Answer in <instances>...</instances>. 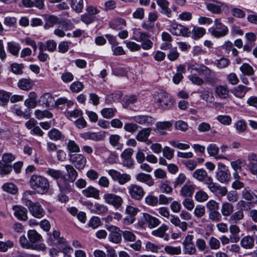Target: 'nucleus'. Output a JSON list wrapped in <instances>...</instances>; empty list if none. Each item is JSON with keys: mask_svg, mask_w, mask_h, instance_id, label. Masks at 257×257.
Segmentation results:
<instances>
[{"mask_svg": "<svg viewBox=\"0 0 257 257\" xmlns=\"http://www.w3.org/2000/svg\"><path fill=\"white\" fill-rule=\"evenodd\" d=\"M67 149L69 152V155H71L72 153H77L80 152V148L79 146L73 140H69L66 144Z\"/></svg>", "mask_w": 257, "mask_h": 257, "instance_id": "09e8293b", "label": "nucleus"}, {"mask_svg": "<svg viewBox=\"0 0 257 257\" xmlns=\"http://www.w3.org/2000/svg\"><path fill=\"white\" fill-rule=\"evenodd\" d=\"M70 161L75 167L80 170L83 169L86 164V159L82 154H75L69 155Z\"/></svg>", "mask_w": 257, "mask_h": 257, "instance_id": "ddd939ff", "label": "nucleus"}, {"mask_svg": "<svg viewBox=\"0 0 257 257\" xmlns=\"http://www.w3.org/2000/svg\"><path fill=\"white\" fill-rule=\"evenodd\" d=\"M69 182H70L68 181L65 175L62 178L58 180L57 184L61 192L69 193L72 191L73 188Z\"/></svg>", "mask_w": 257, "mask_h": 257, "instance_id": "f3484780", "label": "nucleus"}, {"mask_svg": "<svg viewBox=\"0 0 257 257\" xmlns=\"http://www.w3.org/2000/svg\"><path fill=\"white\" fill-rule=\"evenodd\" d=\"M53 97L49 93H45L43 94L39 98V102L42 105H45L46 107L50 106L52 102Z\"/></svg>", "mask_w": 257, "mask_h": 257, "instance_id": "ea45409f", "label": "nucleus"}, {"mask_svg": "<svg viewBox=\"0 0 257 257\" xmlns=\"http://www.w3.org/2000/svg\"><path fill=\"white\" fill-rule=\"evenodd\" d=\"M134 120L140 124L149 126L153 124L154 119L153 117L148 115H139L134 117Z\"/></svg>", "mask_w": 257, "mask_h": 257, "instance_id": "6ab92c4d", "label": "nucleus"}, {"mask_svg": "<svg viewBox=\"0 0 257 257\" xmlns=\"http://www.w3.org/2000/svg\"><path fill=\"white\" fill-rule=\"evenodd\" d=\"M48 135L51 140L55 141H60L63 142L66 140L65 135L56 128H53L49 131Z\"/></svg>", "mask_w": 257, "mask_h": 257, "instance_id": "5701e85b", "label": "nucleus"}, {"mask_svg": "<svg viewBox=\"0 0 257 257\" xmlns=\"http://www.w3.org/2000/svg\"><path fill=\"white\" fill-rule=\"evenodd\" d=\"M108 239L110 241L114 243H119L122 240L121 234L119 232L110 233L108 235Z\"/></svg>", "mask_w": 257, "mask_h": 257, "instance_id": "13d9d810", "label": "nucleus"}, {"mask_svg": "<svg viewBox=\"0 0 257 257\" xmlns=\"http://www.w3.org/2000/svg\"><path fill=\"white\" fill-rule=\"evenodd\" d=\"M206 6L208 11L213 14L219 15L224 9H228V6L224 3L217 0H209Z\"/></svg>", "mask_w": 257, "mask_h": 257, "instance_id": "0eeeda50", "label": "nucleus"}, {"mask_svg": "<svg viewBox=\"0 0 257 257\" xmlns=\"http://www.w3.org/2000/svg\"><path fill=\"white\" fill-rule=\"evenodd\" d=\"M60 233L58 230H54L52 235L50 236V239L54 242V244H65L66 243V240L64 237H60Z\"/></svg>", "mask_w": 257, "mask_h": 257, "instance_id": "e433bc0d", "label": "nucleus"}, {"mask_svg": "<svg viewBox=\"0 0 257 257\" xmlns=\"http://www.w3.org/2000/svg\"><path fill=\"white\" fill-rule=\"evenodd\" d=\"M70 6L72 10L76 13H80L82 12L83 9V0H70Z\"/></svg>", "mask_w": 257, "mask_h": 257, "instance_id": "a18cd8bd", "label": "nucleus"}, {"mask_svg": "<svg viewBox=\"0 0 257 257\" xmlns=\"http://www.w3.org/2000/svg\"><path fill=\"white\" fill-rule=\"evenodd\" d=\"M67 172V176L68 181L70 182H74L78 176V173L74 167L71 165H66L65 166Z\"/></svg>", "mask_w": 257, "mask_h": 257, "instance_id": "bb28decb", "label": "nucleus"}, {"mask_svg": "<svg viewBox=\"0 0 257 257\" xmlns=\"http://www.w3.org/2000/svg\"><path fill=\"white\" fill-rule=\"evenodd\" d=\"M149 35L147 33L141 31L140 29H133L132 39L141 43V47L144 50L151 49L153 46V43L149 39Z\"/></svg>", "mask_w": 257, "mask_h": 257, "instance_id": "7ed1b4c3", "label": "nucleus"}, {"mask_svg": "<svg viewBox=\"0 0 257 257\" xmlns=\"http://www.w3.org/2000/svg\"><path fill=\"white\" fill-rule=\"evenodd\" d=\"M212 36L215 38H220L226 36L228 33L227 26L221 23L220 19L214 20L213 26L208 29Z\"/></svg>", "mask_w": 257, "mask_h": 257, "instance_id": "39448f33", "label": "nucleus"}, {"mask_svg": "<svg viewBox=\"0 0 257 257\" xmlns=\"http://www.w3.org/2000/svg\"><path fill=\"white\" fill-rule=\"evenodd\" d=\"M121 234L126 241L132 242L136 240V236L132 232L127 230L121 231Z\"/></svg>", "mask_w": 257, "mask_h": 257, "instance_id": "e2e57ef3", "label": "nucleus"}, {"mask_svg": "<svg viewBox=\"0 0 257 257\" xmlns=\"http://www.w3.org/2000/svg\"><path fill=\"white\" fill-rule=\"evenodd\" d=\"M136 179L138 181L144 183L149 186H152L155 184L154 180L149 174L140 173L136 176Z\"/></svg>", "mask_w": 257, "mask_h": 257, "instance_id": "b1692460", "label": "nucleus"}, {"mask_svg": "<svg viewBox=\"0 0 257 257\" xmlns=\"http://www.w3.org/2000/svg\"><path fill=\"white\" fill-rule=\"evenodd\" d=\"M58 18L55 16H50L46 20V22L44 25V28L48 29L50 28L53 27L55 24L57 23Z\"/></svg>", "mask_w": 257, "mask_h": 257, "instance_id": "680f3d73", "label": "nucleus"}, {"mask_svg": "<svg viewBox=\"0 0 257 257\" xmlns=\"http://www.w3.org/2000/svg\"><path fill=\"white\" fill-rule=\"evenodd\" d=\"M11 71L16 75H22L23 73V69L24 66L23 64H18L17 63H13L11 64Z\"/></svg>", "mask_w": 257, "mask_h": 257, "instance_id": "8fccbe9b", "label": "nucleus"}, {"mask_svg": "<svg viewBox=\"0 0 257 257\" xmlns=\"http://www.w3.org/2000/svg\"><path fill=\"white\" fill-rule=\"evenodd\" d=\"M34 85V82L30 78H22L18 82V86L23 90L28 91Z\"/></svg>", "mask_w": 257, "mask_h": 257, "instance_id": "cd10ccee", "label": "nucleus"}, {"mask_svg": "<svg viewBox=\"0 0 257 257\" xmlns=\"http://www.w3.org/2000/svg\"><path fill=\"white\" fill-rule=\"evenodd\" d=\"M234 127L237 133L240 134L245 132L247 126L244 120L241 119L238 120L234 123Z\"/></svg>", "mask_w": 257, "mask_h": 257, "instance_id": "052dcab7", "label": "nucleus"}, {"mask_svg": "<svg viewBox=\"0 0 257 257\" xmlns=\"http://www.w3.org/2000/svg\"><path fill=\"white\" fill-rule=\"evenodd\" d=\"M120 137L118 135H111L109 137V141L110 145L117 150H121L123 144L120 142Z\"/></svg>", "mask_w": 257, "mask_h": 257, "instance_id": "72a5a7b5", "label": "nucleus"}, {"mask_svg": "<svg viewBox=\"0 0 257 257\" xmlns=\"http://www.w3.org/2000/svg\"><path fill=\"white\" fill-rule=\"evenodd\" d=\"M27 234L31 244H36V243L40 241L42 238V236L35 230H29Z\"/></svg>", "mask_w": 257, "mask_h": 257, "instance_id": "473e14b6", "label": "nucleus"}, {"mask_svg": "<svg viewBox=\"0 0 257 257\" xmlns=\"http://www.w3.org/2000/svg\"><path fill=\"white\" fill-rule=\"evenodd\" d=\"M195 199L200 202H204L208 199L207 194L202 190H200L196 192L195 195Z\"/></svg>", "mask_w": 257, "mask_h": 257, "instance_id": "774afa93", "label": "nucleus"}, {"mask_svg": "<svg viewBox=\"0 0 257 257\" xmlns=\"http://www.w3.org/2000/svg\"><path fill=\"white\" fill-rule=\"evenodd\" d=\"M128 192L131 197L135 200H141L145 194L143 188L137 184H131L127 187Z\"/></svg>", "mask_w": 257, "mask_h": 257, "instance_id": "9d476101", "label": "nucleus"}, {"mask_svg": "<svg viewBox=\"0 0 257 257\" xmlns=\"http://www.w3.org/2000/svg\"><path fill=\"white\" fill-rule=\"evenodd\" d=\"M194 190V185L190 182H186L181 190V195L184 197H191Z\"/></svg>", "mask_w": 257, "mask_h": 257, "instance_id": "a878e982", "label": "nucleus"}, {"mask_svg": "<svg viewBox=\"0 0 257 257\" xmlns=\"http://www.w3.org/2000/svg\"><path fill=\"white\" fill-rule=\"evenodd\" d=\"M12 165L2 163L0 164V174L2 176L10 174L12 171Z\"/></svg>", "mask_w": 257, "mask_h": 257, "instance_id": "6e6d98bb", "label": "nucleus"}, {"mask_svg": "<svg viewBox=\"0 0 257 257\" xmlns=\"http://www.w3.org/2000/svg\"><path fill=\"white\" fill-rule=\"evenodd\" d=\"M11 96V93L0 89V105L5 107L8 105Z\"/></svg>", "mask_w": 257, "mask_h": 257, "instance_id": "37998d69", "label": "nucleus"}, {"mask_svg": "<svg viewBox=\"0 0 257 257\" xmlns=\"http://www.w3.org/2000/svg\"><path fill=\"white\" fill-rule=\"evenodd\" d=\"M80 137L85 140H90L93 141H100L103 140L105 137L104 132H85L80 135Z\"/></svg>", "mask_w": 257, "mask_h": 257, "instance_id": "dca6fc26", "label": "nucleus"}, {"mask_svg": "<svg viewBox=\"0 0 257 257\" xmlns=\"http://www.w3.org/2000/svg\"><path fill=\"white\" fill-rule=\"evenodd\" d=\"M46 173L54 180H56V182H57L58 180L62 178V177L64 175L61 170H56L50 168L47 169L46 171Z\"/></svg>", "mask_w": 257, "mask_h": 257, "instance_id": "2f4dec72", "label": "nucleus"}, {"mask_svg": "<svg viewBox=\"0 0 257 257\" xmlns=\"http://www.w3.org/2000/svg\"><path fill=\"white\" fill-rule=\"evenodd\" d=\"M30 184L32 189L41 194L47 193L50 188L48 180L40 175H32L30 180Z\"/></svg>", "mask_w": 257, "mask_h": 257, "instance_id": "f03ea898", "label": "nucleus"}, {"mask_svg": "<svg viewBox=\"0 0 257 257\" xmlns=\"http://www.w3.org/2000/svg\"><path fill=\"white\" fill-rule=\"evenodd\" d=\"M215 92L221 99H226L229 95V90L226 85H218L215 88Z\"/></svg>", "mask_w": 257, "mask_h": 257, "instance_id": "c756f323", "label": "nucleus"}, {"mask_svg": "<svg viewBox=\"0 0 257 257\" xmlns=\"http://www.w3.org/2000/svg\"><path fill=\"white\" fill-rule=\"evenodd\" d=\"M3 189L12 194H16L18 192V188L16 185L13 183H7L3 185Z\"/></svg>", "mask_w": 257, "mask_h": 257, "instance_id": "3c124183", "label": "nucleus"}, {"mask_svg": "<svg viewBox=\"0 0 257 257\" xmlns=\"http://www.w3.org/2000/svg\"><path fill=\"white\" fill-rule=\"evenodd\" d=\"M108 208L106 205L98 203H95L93 213L101 215L106 213L108 212Z\"/></svg>", "mask_w": 257, "mask_h": 257, "instance_id": "de8ad7c7", "label": "nucleus"}, {"mask_svg": "<svg viewBox=\"0 0 257 257\" xmlns=\"http://www.w3.org/2000/svg\"><path fill=\"white\" fill-rule=\"evenodd\" d=\"M126 25L125 21L121 18L116 19L109 23V27L114 30H120Z\"/></svg>", "mask_w": 257, "mask_h": 257, "instance_id": "79ce46f5", "label": "nucleus"}, {"mask_svg": "<svg viewBox=\"0 0 257 257\" xmlns=\"http://www.w3.org/2000/svg\"><path fill=\"white\" fill-rule=\"evenodd\" d=\"M168 229V226L163 224L157 229L153 231L152 234L158 237H163Z\"/></svg>", "mask_w": 257, "mask_h": 257, "instance_id": "5fc2aeb1", "label": "nucleus"}, {"mask_svg": "<svg viewBox=\"0 0 257 257\" xmlns=\"http://www.w3.org/2000/svg\"><path fill=\"white\" fill-rule=\"evenodd\" d=\"M241 246L245 249H251L254 245V239L253 236L246 235L240 240Z\"/></svg>", "mask_w": 257, "mask_h": 257, "instance_id": "c85d7f7f", "label": "nucleus"}, {"mask_svg": "<svg viewBox=\"0 0 257 257\" xmlns=\"http://www.w3.org/2000/svg\"><path fill=\"white\" fill-rule=\"evenodd\" d=\"M240 70L244 75L247 76L252 75L254 73L253 68L247 63H243L240 67Z\"/></svg>", "mask_w": 257, "mask_h": 257, "instance_id": "603ef678", "label": "nucleus"}, {"mask_svg": "<svg viewBox=\"0 0 257 257\" xmlns=\"http://www.w3.org/2000/svg\"><path fill=\"white\" fill-rule=\"evenodd\" d=\"M29 194L28 192L25 193L22 201L24 204L27 206L31 214L36 218H41L45 215V211L39 202H33L26 197V195Z\"/></svg>", "mask_w": 257, "mask_h": 257, "instance_id": "20e7f679", "label": "nucleus"}, {"mask_svg": "<svg viewBox=\"0 0 257 257\" xmlns=\"http://www.w3.org/2000/svg\"><path fill=\"white\" fill-rule=\"evenodd\" d=\"M193 177L207 186L210 191L216 195L221 197L224 196L227 192L225 187L221 186L217 183L213 182V179L209 176L205 170L203 169H197L193 173Z\"/></svg>", "mask_w": 257, "mask_h": 257, "instance_id": "f257e3e1", "label": "nucleus"}, {"mask_svg": "<svg viewBox=\"0 0 257 257\" xmlns=\"http://www.w3.org/2000/svg\"><path fill=\"white\" fill-rule=\"evenodd\" d=\"M19 242L20 245L25 248H31L39 251H44L46 249V245L43 243H36V244H31L29 240H28L24 235L20 237Z\"/></svg>", "mask_w": 257, "mask_h": 257, "instance_id": "f8f14e48", "label": "nucleus"}, {"mask_svg": "<svg viewBox=\"0 0 257 257\" xmlns=\"http://www.w3.org/2000/svg\"><path fill=\"white\" fill-rule=\"evenodd\" d=\"M103 199L106 204L113 206L115 209L120 208L123 202V200L120 196L111 193H105Z\"/></svg>", "mask_w": 257, "mask_h": 257, "instance_id": "1a4fd4ad", "label": "nucleus"}, {"mask_svg": "<svg viewBox=\"0 0 257 257\" xmlns=\"http://www.w3.org/2000/svg\"><path fill=\"white\" fill-rule=\"evenodd\" d=\"M38 96L34 91H31L28 95V98L25 100L24 104L28 109L34 108L37 105Z\"/></svg>", "mask_w": 257, "mask_h": 257, "instance_id": "412c9836", "label": "nucleus"}, {"mask_svg": "<svg viewBox=\"0 0 257 257\" xmlns=\"http://www.w3.org/2000/svg\"><path fill=\"white\" fill-rule=\"evenodd\" d=\"M151 132V129L150 127L142 129L138 133L136 136V139L142 142L146 141L149 138Z\"/></svg>", "mask_w": 257, "mask_h": 257, "instance_id": "f704fd0d", "label": "nucleus"}, {"mask_svg": "<svg viewBox=\"0 0 257 257\" xmlns=\"http://www.w3.org/2000/svg\"><path fill=\"white\" fill-rule=\"evenodd\" d=\"M167 30L173 35L188 37L190 34L189 29L180 24H172L169 26Z\"/></svg>", "mask_w": 257, "mask_h": 257, "instance_id": "9b49d317", "label": "nucleus"}, {"mask_svg": "<svg viewBox=\"0 0 257 257\" xmlns=\"http://www.w3.org/2000/svg\"><path fill=\"white\" fill-rule=\"evenodd\" d=\"M7 48L9 52L14 56H18L21 49L19 43L15 42H10L7 44Z\"/></svg>", "mask_w": 257, "mask_h": 257, "instance_id": "4c0bfd02", "label": "nucleus"}, {"mask_svg": "<svg viewBox=\"0 0 257 257\" xmlns=\"http://www.w3.org/2000/svg\"><path fill=\"white\" fill-rule=\"evenodd\" d=\"M35 115L37 118L39 119H41L45 117L50 118L53 116L52 113L47 110L42 111L37 109L35 111Z\"/></svg>", "mask_w": 257, "mask_h": 257, "instance_id": "864d4df0", "label": "nucleus"}, {"mask_svg": "<svg viewBox=\"0 0 257 257\" xmlns=\"http://www.w3.org/2000/svg\"><path fill=\"white\" fill-rule=\"evenodd\" d=\"M158 198L153 195H149L145 198V203L150 206H155L158 203Z\"/></svg>", "mask_w": 257, "mask_h": 257, "instance_id": "0e129e2a", "label": "nucleus"}, {"mask_svg": "<svg viewBox=\"0 0 257 257\" xmlns=\"http://www.w3.org/2000/svg\"><path fill=\"white\" fill-rule=\"evenodd\" d=\"M244 217L243 212L241 210L235 211L232 213L228 219L229 222L237 223L239 220L242 219Z\"/></svg>", "mask_w": 257, "mask_h": 257, "instance_id": "c03bdc74", "label": "nucleus"}, {"mask_svg": "<svg viewBox=\"0 0 257 257\" xmlns=\"http://www.w3.org/2000/svg\"><path fill=\"white\" fill-rule=\"evenodd\" d=\"M83 114V112L81 110L79 109H75L73 110L72 111H67L65 112V115L66 116L69 118L70 119L72 117L74 118H77L78 117L82 116Z\"/></svg>", "mask_w": 257, "mask_h": 257, "instance_id": "4d7b16f0", "label": "nucleus"}, {"mask_svg": "<svg viewBox=\"0 0 257 257\" xmlns=\"http://www.w3.org/2000/svg\"><path fill=\"white\" fill-rule=\"evenodd\" d=\"M250 89V87L243 85H239L233 89V93L236 97L241 98L245 96L246 92Z\"/></svg>", "mask_w": 257, "mask_h": 257, "instance_id": "7c9ffc66", "label": "nucleus"}, {"mask_svg": "<svg viewBox=\"0 0 257 257\" xmlns=\"http://www.w3.org/2000/svg\"><path fill=\"white\" fill-rule=\"evenodd\" d=\"M192 70H195L205 79L206 81H209L211 71L207 66L203 64H194L190 66Z\"/></svg>", "mask_w": 257, "mask_h": 257, "instance_id": "4468645a", "label": "nucleus"}, {"mask_svg": "<svg viewBox=\"0 0 257 257\" xmlns=\"http://www.w3.org/2000/svg\"><path fill=\"white\" fill-rule=\"evenodd\" d=\"M210 248L213 250H217L220 247V241L214 237H211L208 242Z\"/></svg>", "mask_w": 257, "mask_h": 257, "instance_id": "69168bd1", "label": "nucleus"}, {"mask_svg": "<svg viewBox=\"0 0 257 257\" xmlns=\"http://www.w3.org/2000/svg\"><path fill=\"white\" fill-rule=\"evenodd\" d=\"M164 250L167 254L171 255H179L182 252L181 248L180 246L166 245L164 248Z\"/></svg>", "mask_w": 257, "mask_h": 257, "instance_id": "49530a36", "label": "nucleus"}, {"mask_svg": "<svg viewBox=\"0 0 257 257\" xmlns=\"http://www.w3.org/2000/svg\"><path fill=\"white\" fill-rule=\"evenodd\" d=\"M117 110L114 107L104 108L100 111L101 115L105 118L110 119L115 116Z\"/></svg>", "mask_w": 257, "mask_h": 257, "instance_id": "58836bf2", "label": "nucleus"}, {"mask_svg": "<svg viewBox=\"0 0 257 257\" xmlns=\"http://www.w3.org/2000/svg\"><path fill=\"white\" fill-rule=\"evenodd\" d=\"M14 215L20 220L26 221L28 219L27 209L22 206L15 205L13 206Z\"/></svg>", "mask_w": 257, "mask_h": 257, "instance_id": "a211bd4d", "label": "nucleus"}, {"mask_svg": "<svg viewBox=\"0 0 257 257\" xmlns=\"http://www.w3.org/2000/svg\"><path fill=\"white\" fill-rule=\"evenodd\" d=\"M14 246V242L11 240H7L6 242L0 241V251L6 252L9 248Z\"/></svg>", "mask_w": 257, "mask_h": 257, "instance_id": "338daca9", "label": "nucleus"}, {"mask_svg": "<svg viewBox=\"0 0 257 257\" xmlns=\"http://www.w3.org/2000/svg\"><path fill=\"white\" fill-rule=\"evenodd\" d=\"M84 88L83 84L80 81H75L70 86V89L74 93H78Z\"/></svg>", "mask_w": 257, "mask_h": 257, "instance_id": "bf43d9fd", "label": "nucleus"}, {"mask_svg": "<svg viewBox=\"0 0 257 257\" xmlns=\"http://www.w3.org/2000/svg\"><path fill=\"white\" fill-rule=\"evenodd\" d=\"M215 177L220 183H227L230 181L231 175L227 167L224 164L218 163Z\"/></svg>", "mask_w": 257, "mask_h": 257, "instance_id": "423d86ee", "label": "nucleus"}, {"mask_svg": "<svg viewBox=\"0 0 257 257\" xmlns=\"http://www.w3.org/2000/svg\"><path fill=\"white\" fill-rule=\"evenodd\" d=\"M206 33L205 30L201 27H194L190 34L193 39L197 40L202 37Z\"/></svg>", "mask_w": 257, "mask_h": 257, "instance_id": "a19ab883", "label": "nucleus"}, {"mask_svg": "<svg viewBox=\"0 0 257 257\" xmlns=\"http://www.w3.org/2000/svg\"><path fill=\"white\" fill-rule=\"evenodd\" d=\"M242 198L250 202H257V196L248 187H245L241 192Z\"/></svg>", "mask_w": 257, "mask_h": 257, "instance_id": "4be33fe9", "label": "nucleus"}, {"mask_svg": "<svg viewBox=\"0 0 257 257\" xmlns=\"http://www.w3.org/2000/svg\"><path fill=\"white\" fill-rule=\"evenodd\" d=\"M156 102L159 104V106L163 110L171 109L174 102L173 98L166 92H160Z\"/></svg>", "mask_w": 257, "mask_h": 257, "instance_id": "6e6552de", "label": "nucleus"}, {"mask_svg": "<svg viewBox=\"0 0 257 257\" xmlns=\"http://www.w3.org/2000/svg\"><path fill=\"white\" fill-rule=\"evenodd\" d=\"M143 221L140 222L142 225L147 223L150 228H153L158 226L161 223L159 219L148 213H143Z\"/></svg>", "mask_w": 257, "mask_h": 257, "instance_id": "2eb2a0df", "label": "nucleus"}, {"mask_svg": "<svg viewBox=\"0 0 257 257\" xmlns=\"http://www.w3.org/2000/svg\"><path fill=\"white\" fill-rule=\"evenodd\" d=\"M100 191L95 187L89 186L82 191V194L87 198H93L96 199H99Z\"/></svg>", "mask_w": 257, "mask_h": 257, "instance_id": "aec40b11", "label": "nucleus"}, {"mask_svg": "<svg viewBox=\"0 0 257 257\" xmlns=\"http://www.w3.org/2000/svg\"><path fill=\"white\" fill-rule=\"evenodd\" d=\"M157 5L161 8L160 12L168 17L171 16V10L169 8V2L167 0H156Z\"/></svg>", "mask_w": 257, "mask_h": 257, "instance_id": "393cba45", "label": "nucleus"}, {"mask_svg": "<svg viewBox=\"0 0 257 257\" xmlns=\"http://www.w3.org/2000/svg\"><path fill=\"white\" fill-rule=\"evenodd\" d=\"M234 207L231 203L226 202L223 203L221 206V212L224 216H229L233 213Z\"/></svg>", "mask_w": 257, "mask_h": 257, "instance_id": "c9c22d12", "label": "nucleus"}]
</instances>
